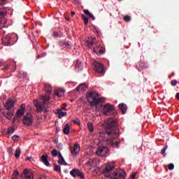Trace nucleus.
I'll use <instances>...</instances> for the list:
<instances>
[{
  "mask_svg": "<svg viewBox=\"0 0 179 179\" xmlns=\"http://www.w3.org/2000/svg\"><path fill=\"white\" fill-rule=\"evenodd\" d=\"M100 138H107L106 140V145L111 146L112 148H119L121 143L120 141H116L114 139L118 138L117 131L115 130H107L106 131H101L99 133Z\"/></svg>",
  "mask_w": 179,
  "mask_h": 179,
  "instance_id": "f257e3e1",
  "label": "nucleus"
},
{
  "mask_svg": "<svg viewBox=\"0 0 179 179\" xmlns=\"http://www.w3.org/2000/svg\"><path fill=\"white\" fill-rule=\"evenodd\" d=\"M115 167L114 164H108L105 169L103 171V173L105 177L111 178L112 179H125L127 177V173L124 171H119L117 172L115 171L113 173V169Z\"/></svg>",
  "mask_w": 179,
  "mask_h": 179,
  "instance_id": "f03ea898",
  "label": "nucleus"
},
{
  "mask_svg": "<svg viewBox=\"0 0 179 179\" xmlns=\"http://www.w3.org/2000/svg\"><path fill=\"white\" fill-rule=\"evenodd\" d=\"M86 97L88 103H90L92 107L96 106L103 101V98H97L99 97V94L93 91L87 93Z\"/></svg>",
  "mask_w": 179,
  "mask_h": 179,
  "instance_id": "7ed1b4c3",
  "label": "nucleus"
},
{
  "mask_svg": "<svg viewBox=\"0 0 179 179\" xmlns=\"http://www.w3.org/2000/svg\"><path fill=\"white\" fill-rule=\"evenodd\" d=\"M105 129L108 131H116L117 136L120 135V130L117 128V121L113 118H109L104 122Z\"/></svg>",
  "mask_w": 179,
  "mask_h": 179,
  "instance_id": "20e7f679",
  "label": "nucleus"
},
{
  "mask_svg": "<svg viewBox=\"0 0 179 179\" xmlns=\"http://www.w3.org/2000/svg\"><path fill=\"white\" fill-rule=\"evenodd\" d=\"M22 123L27 127L33 125V115L30 113H27L22 120Z\"/></svg>",
  "mask_w": 179,
  "mask_h": 179,
  "instance_id": "39448f33",
  "label": "nucleus"
},
{
  "mask_svg": "<svg viewBox=\"0 0 179 179\" xmlns=\"http://www.w3.org/2000/svg\"><path fill=\"white\" fill-rule=\"evenodd\" d=\"M94 71L101 75H104L106 73V70L104 69V65L101 63L95 62Z\"/></svg>",
  "mask_w": 179,
  "mask_h": 179,
  "instance_id": "423d86ee",
  "label": "nucleus"
},
{
  "mask_svg": "<svg viewBox=\"0 0 179 179\" xmlns=\"http://www.w3.org/2000/svg\"><path fill=\"white\" fill-rule=\"evenodd\" d=\"M70 174L74 178H76V177H80V179H85V174L79 169H74L71 170L70 171Z\"/></svg>",
  "mask_w": 179,
  "mask_h": 179,
  "instance_id": "0eeeda50",
  "label": "nucleus"
},
{
  "mask_svg": "<svg viewBox=\"0 0 179 179\" xmlns=\"http://www.w3.org/2000/svg\"><path fill=\"white\" fill-rule=\"evenodd\" d=\"M107 153H108V148L106 147H99L96 151L97 156H101V157H107Z\"/></svg>",
  "mask_w": 179,
  "mask_h": 179,
  "instance_id": "6e6552de",
  "label": "nucleus"
},
{
  "mask_svg": "<svg viewBox=\"0 0 179 179\" xmlns=\"http://www.w3.org/2000/svg\"><path fill=\"white\" fill-rule=\"evenodd\" d=\"M34 104L36 107V110L38 113H41L43 110H44V107H45V103L44 102H38L37 100H34Z\"/></svg>",
  "mask_w": 179,
  "mask_h": 179,
  "instance_id": "1a4fd4ad",
  "label": "nucleus"
},
{
  "mask_svg": "<svg viewBox=\"0 0 179 179\" xmlns=\"http://www.w3.org/2000/svg\"><path fill=\"white\" fill-rule=\"evenodd\" d=\"M114 110V106L107 103L103 106V113L104 115H108V113H110V111H113Z\"/></svg>",
  "mask_w": 179,
  "mask_h": 179,
  "instance_id": "9d476101",
  "label": "nucleus"
},
{
  "mask_svg": "<svg viewBox=\"0 0 179 179\" xmlns=\"http://www.w3.org/2000/svg\"><path fill=\"white\" fill-rule=\"evenodd\" d=\"M21 177L22 179H33V173L29 171V169H24Z\"/></svg>",
  "mask_w": 179,
  "mask_h": 179,
  "instance_id": "9b49d317",
  "label": "nucleus"
},
{
  "mask_svg": "<svg viewBox=\"0 0 179 179\" xmlns=\"http://www.w3.org/2000/svg\"><path fill=\"white\" fill-rule=\"evenodd\" d=\"M94 52L97 54V55H102L106 52V50L103 48V46L98 45L94 48Z\"/></svg>",
  "mask_w": 179,
  "mask_h": 179,
  "instance_id": "f8f14e48",
  "label": "nucleus"
},
{
  "mask_svg": "<svg viewBox=\"0 0 179 179\" xmlns=\"http://www.w3.org/2000/svg\"><path fill=\"white\" fill-rule=\"evenodd\" d=\"M15 106V102H13V101H12V99H8L6 103H4V107L6 108V110H12V108H13Z\"/></svg>",
  "mask_w": 179,
  "mask_h": 179,
  "instance_id": "ddd939ff",
  "label": "nucleus"
},
{
  "mask_svg": "<svg viewBox=\"0 0 179 179\" xmlns=\"http://www.w3.org/2000/svg\"><path fill=\"white\" fill-rule=\"evenodd\" d=\"M25 107H26V105L24 104L21 105L20 109H19L15 113L17 118H20V117H22V115H24Z\"/></svg>",
  "mask_w": 179,
  "mask_h": 179,
  "instance_id": "4468645a",
  "label": "nucleus"
},
{
  "mask_svg": "<svg viewBox=\"0 0 179 179\" xmlns=\"http://www.w3.org/2000/svg\"><path fill=\"white\" fill-rule=\"evenodd\" d=\"M43 90L45 93H46V94H51V93L52 92V87L51 86V85L48 83H45L43 84Z\"/></svg>",
  "mask_w": 179,
  "mask_h": 179,
  "instance_id": "2eb2a0df",
  "label": "nucleus"
},
{
  "mask_svg": "<svg viewBox=\"0 0 179 179\" xmlns=\"http://www.w3.org/2000/svg\"><path fill=\"white\" fill-rule=\"evenodd\" d=\"M65 94V91L64 90L59 88L55 90L54 96L55 97H62Z\"/></svg>",
  "mask_w": 179,
  "mask_h": 179,
  "instance_id": "dca6fc26",
  "label": "nucleus"
},
{
  "mask_svg": "<svg viewBox=\"0 0 179 179\" xmlns=\"http://www.w3.org/2000/svg\"><path fill=\"white\" fill-rule=\"evenodd\" d=\"M80 152V146L79 144H75L73 147V150H71V154L73 156H76Z\"/></svg>",
  "mask_w": 179,
  "mask_h": 179,
  "instance_id": "f3484780",
  "label": "nucleus"
},
{
  "mask_svg": "<svg viewBox=\"0 0 179 179\" xmlns=\"http://www.w3.org/2000/svg\"><path fill=\"white\" fill-rule=\"evenodd\" d=\"M41 162L46 166L47 167H50V162H48V155L45 154L42 155L41 157Z\"/></svg>",
  "mask_w": 179,
  "mask_h": 179,
  "instance_id": "a211bd4d",
  "label": "nucleus"
},
{
  "mask_svg": "<svg viewBox=\"0 0 179 179\" xmlns=\"http://www.w3.org/2000/svg\"><path fill=\"white\" fill-rule=\"evenodd\" d=\"M11 41L12 39L9 35L6 36L2 39V43L3 44V45H10Z\"/></svg>",
  "mask_w": 179,
  "mask_h": 179,
  "instance_id": "6ab92c4d",
  "label": "nucleus"
},
{
  "mask_svg": "<svg viewBox=\"0 0 179 179\" xmlns=\"http://www.w3.org/2000/svg\"><path fill=\"white\" fill-rule=\"evenodd\" d=\"M86 89H87V85H86L85 84H80L76 87L77 92H82L83 93V92H86Z\"/></svg>",
  "mask_w": 179,
  "mask_h": 179,
  "instance_id": "aec40b11",
  "label": "nucleus"
},
{
  "mask_svg": "<svg viewBox=\"0 0 179 179\" xmlns=\"http://www.w3.org/2000/svg\"><path fill=\"white\" fill-rule=\"evenodd\" d=\"M119 108L120 109V111H122V114H126L127 110H128V107L125 103L119 104Z\"/></svg>",
  "mask_w": 179,
  "mask_h": 179,
  "instance_id": "412c9836",
  "label": "nucleus"
},
{
  "mask_svg": "<svg viewBox=\"0 0 179 179\" xmlns=\"http://www.w3.org/2000/svg\"><path fill=\"white\" fill-rule=\"evenodd\" d=\"M14 112L12 110H8L7 112L3 113V116L7 118V120H12V117H13Z\"/></svg>",
  "mask_w": 179,
  "mask_h": 179,
  "instance_id": "4be33fe9",
  "label": "nucleus"
},
{
  "mask_svg": "<svg viewBox=\"0 0 179 179\" xmlns=\"http://www.w3.org/2000/svg\"><path fill=\"white\" fill-rule=\"evenodd\" d=\"M83 12H84L85 15H86V16H89V17L90 19H92V20H94L96 19L94 17V15H93V14H92V13H90V11H89V10L85 9V10H83Z\"/></svg>",
  "mask_w": 179,
  "mask_h": 179,
  "instance_id": "5701e85b",
  "label": "nucleus"
},
{
  "mask_svg": "<svg viewBox=\"0 0 179 179\" xmlns=\"http://www.w3.org/2000/svg\"><path fill=\"white\" fill-rule=\"evenodd\" d=\"M96 41V38H88V40H87V44L88 45V47H92V45H93V44H94Z\"/></svg>",
  "mask_w": 179,
  "mask_h": 179,
  "instance_id": "b1692460",
  "label": "nucleus"
},
{
  "mask_svg": "<svg viewBox=\"0 0 179 179\" xmlns=\"http://www.w3.org/2000/svg\"><path fill=\"white\" fill-rule=\"evenodd\" d=\"M41 100H42V103H48L50 101V96L48 95H42L41 96Z\"/></svg>",
  "mask_w": 179,
  "mask_h": 179,
  "instance_id": "393cba45",
  "label": "nucleus"
},
{
  "mask_svg": "<svg viewBox=\"0 0 179 179\" xmlns=\"http://www.w3.org/2000/svg\"><path fill=\"white\" fill-rule=\"evenodd\" d=\"M56 111L57 114H59V118H62V117H65L66 115V112H63L61 108L57 109Z\"/></svg>",
  "mask_w": 179,
  "mask_h": 179,
  "instance_id": "a878e982",
  "label": "nucleus"
},
{
  "mask_svg": "<svg viewBox=\"0 0 179 179\" xmlns=\"http://www.w3.org/2000/svg\"><path fill=\"white\" fill-rule=\"evenodd\" d=\"M70 131H71V127H69V124H66L63 129L64 134H65V135H69Z\"/></svg>",
  "mask_w": 179,
  "mask_h": 179,
  "instance_id": "bb28decb",
  "label": "nucleus"
},
{
  "mask_svg": "<svg viewBox=\"0 0 179 179\" xmlns=\"http://www.w3.org/2000/svg\"><path fill=\"white\" fill-rule=\"evenodd\" d=\"M58 164L62 166H68V164L66 163V162H65L64 157L59 158Z\"/></svg>",
  "mask_w": 179,
  "mask_h": 179,
  "instance_id": "cd10ccee",
  "label": "nucleus"
},
{
  "mask_svg": "<svg viewBox=\"0 0 179 179\" xmlns=\"http://www.w3.org/2000/svg\"><path fill=\"white\" fill-rule=\"evenodd\" d=\"M87 127L88 128V131H90V132H93L94 131V127H93L92 122H88Z\"/></svg>",
  "mask_w": 179,
  "mask_h": 179,
  "instance_id": "c85d7f7f",
  "label": "nucleus"
},
{
  "mask_svg": "<svg viewBox=\"0 0 179 179\" xmlns=\"http://www.w3.org/2000/svg\"><path fill=\"white\" fill-rule=\"evenodd\" d=\"M6 15V8H1L0 9L1 17H5Z\"/></svg>",
  "mask_w": 179,
  "mask_h": 179,
  "instance_id": "c756f323",
  "label": "nucleus"
},
{
  "mask_svg": "<svg viewBox=\"0 0 179 179\" xmlns=\"http://www.w3.org/2000/svg\"><path fill=\"white\" fill-rule=\"evenodd\" d=\"M21 153H22V152L20 151V148H17L15 150V156L16 159H19L20 157Z\"/></svg>",
  "mask_w": 179,
  "mask_h": 179,
  "instance_id": "7c9ffc66",
  "label": "nucleus"
},
{
  "mask_svg": "<svg viewBox=\"0 0 179 179\" xmlns=\"http://www.w3.org/2000/svg\"><path fill=\"white\" fill-rule=\"evenodd\" d=\"M81 17L84 21L85 24L87 25L89 24V19H87V17H86V15L84 14H81Z\"/></svg>",
  "mask_w": 179,
  "mask_h": 179,
  "instance_id": "2f4dec72",
  "label": "nucleus"
},
{
  "mask_svg": "<svg viewBox=\"0 0 179 179\" xmlns=\"http://www.w3.org/2000/svg\"><path fill=\"white\" fill-rule=\"evenodd\" d=\"M94 162H96V159L94 158L90 159L88 160L87 164H88V166H94Z\"/></svg>",
  "mask_w": 179,
  "mask_h": 179,
  "instance_id": "473e14b6",
  "label": "nucleus"
},
{
  "mask_svg": "<svg viewBox=\"0 0 179 179\" xmlns=\"http://www.w3.org/2000/svg\"><path fill=\"white\" fill-rule=\"evenodd\" d=\"M19 176V171L18 170H15L13 173V178L12 179H16V178Z\"/></svg>",
  "mask_w": 179,
  "mask_h": 179,
  "instance_id": "72a5a7b5",
  "label": "nucleus"
},
{
  "mask_svg": "<svg viewBox=\"0 0 179 179\" xmlns=\"http://www.w3.org/2000/svg\"><path fill=\"white\" fill-rule=\"evenodd\" d=\"M8 134H13V132H15V127L12 126L10 127H9L7 130Z\"/></svg>",
  "mask_w": 179,
  "mask_h": 179,
  "instance_id": "f704fd0d",
  "label": "nucleus"
},
{
  "mask_svg": "<svg viewBox=\"0 0 179 179\" xmlns=\"http://www.w3.org/2000/svg\"><path fill=\"white\" fill-rule=\"evenodd\" d=\"M52 156H53V157H57V156H58V151L57 150H52Z\"/></svg>",
  "mask_w": 179,
  "mask_h": 179,
  "instance_id": "c9c22d12",
  "label": "nucleus"
},
{
  "mask_svg": "<svg viewBox=\"0 0 179 179\" xmlns=\"http://www.w3.org/2000/svg\"><path fill=\"white\" fill-rule=\"evenodd\" d=\"M123 20L124 22H129L131 20V16L125 15L124 17H123Z\"/></svg>",
  "mask_w": 179,
  "mask_h": 179,
  "instance_id": "e433bc0d",
  "label": "nucleus"
},
{
  "mask_svg": "<svg viewBox=\"0 0 179 179\" xmlns=\"http://www.w3.org/2000/svg\"><path fill=\"white\" fill-rule=\"evenodd\" d=\"M54 170L55 171H59V173H61V166H59V165H55Z\"/></svg>",
  "mask_w": 179,
  "mask_h": 179,
  "instance_id": "4c0bfd02",
  "label": "nucleus"
},
{
  "mask_svg": "<svg viewBox=\"0 0 179 179\" xmlns=\"http://www.w3.org/2000/svg\"><path fill=\"white\" fill-rule=\"evenodd\" d=\"M13 141H14V142H17V141H19V136L17 135H14L12 137Z\"/></svg>",
  "mask_w": 179,
  "mask_h": 179,
  "instance_id": "58836bf2",
  "label": "nucleus"
},
{
  "mask_svg": "<svg viewBox=\"0 0 179 179\" xmlns=\"http://www.w3.org/2000/svg\"><path fill=\"white\" fill-rule=\"evenodd\" d=\"M8 152L9 153V155H13V148H8Z\"/></svg>",
  "mask_w": 179,
  "mask_h": 179,
  "instance_id": "ea45409f",
  "label": "nucleus"
},
{
  "mask_svg": "<svg viewBox=\"0 0 179 179\" xmlns=\"http://www.w3.org/2000/svg\"><path fill=\"white\" fill-rule=\"evenodd\" d=\"M169 170H173L174 169V164L171 163L168 166Z\"/></svg>",
  "mask_w": 179,
  "mask_h": 179,
  "instance_id": "a19ab883",
  "label": "nucleus"
},
{
  "mask_svg": "<svg viewBox=\"0 0 179 179\" xmlns=\"http://www.w3.org/2000/svg\"><path fill=\"white\" fill-rule=\"evenodd\" d=\"M177 83H178V82H177L176 80H172V81L171 82V86H176V85H177Z\"/></svg>",
  "mask_w": 179,
  "mask_h": 179,
  "instance_id": "79ce46f5",
  "label": "nucleus"
},
{
  "mask_svg": "<svg viewBox=\"0 0 179 179\" xmlns=\"http://www.w3.org/2000/svg\"><path fill=\"white\" fill-rule=\"evenodd\" d=\"M166 149H167V148L164 147V148L161 151L162 155H163L164 156L166 155Z\"/></svg>",
  "mask_w": 179,
  "mask_h": 179,
  "instance_id": "37998d69",
  "label": "nucleus"
},
{
  "mask_svg": "<svg viewBox=\"0 0 179 179\" xmlns=\"http://www.w3.org/2000/svg\"><path fill=\"white\" fill-rule=\"evenodd\" d=\"M6 3V0H0V5L2 6L3 5H5Z\"/></svg>",
  "mask_w": 179,
  "mask_h": 179,
  "instance_id": "c03bdc74",
  "label": "nucleus"
},
{
  "mask_svg": "<svg viewBox=\"0 0 179 179\" xmlns=\"http://www.w3.org/2000/svg\"><path fill=\"white\" fill-rule=\"evenodd\" d=\"M27 160H28L29 162H34V159H33V157H27Z\"/></svg>",
  "mask_w": 179,
  "mask_h": 179,
  "instance_id": "a18cd8bd",
  "label": "nucleus"
},
{
  "mask_svg": "<svg viewBox=\"0 0 179 179\" xmlns=\"http://www.w3.org/2000/svg\"><path fill=\"white\" fill-rule=\"evenodd\" d=\"M73 122L74 124H77V125H80V121H79V120H73Z\"/></svg>",
  "mask_w": 179,
  "mask_h": 179,
  "instance_id": "49530a36",
  "label": "nucleus"
},
{
  "mask_svg": "<svg viewBox=\"0 0 179 179\" xmlns=\"http://www.w3.org/2000/svg\"><path fill=\"white\" fill-rule=\"evenodd\" d=\"M66 103H64L63 106L62 107V110H64L65 111H66Z\"/></svg>",
  "mask_w": 179,
  "mask_h": 179,
  "instance_id": "de8ad7c7",
  "label": "nucleus"
},
{
  "mask_svg": "<svg viewBox=\"0 0 179 179\" xmlns=\"http://www.w3.org/2000/svg\"><path fill=\"white\" fill-rule=\"evenodd\" d=\"M53 36H54V37H59V34L57 31H55L53 33Z\"/></svg>",
  "mask_w": 179,
  "mask_h": 179,
  "instance_id": "09e8293b",
  "label": "nucleus"
},
{
  "mask_svg": "<svg viewBox=\"0 0 179 179\" xmlns=\"http://www.w3.org/2000/svg\"><path fill=\"white\" fill-rule=\"evenodd\" d=\"M135 177H136V173H134L131 176V178H135Z\"/></svg>",
  "mask_w": 179,
  "mask_h": 179,
  "instance_id": "8fccbe9b",
  "label": "nucleus"
},
{
  "mask_svg": "<svg viewBox=\"0 0 179 179\" xmlns=\"http://www.w3.org/2000/svg\"><path fill=\"white\" fill-rule=\"evenodd\" d=\"M176 99H177L178 100H179V92H178V93L176 94Z\"/></svg>",
  "mask_w": 179,
  "mask_h": 179,
  "instance_id": "3c124183",
  "label": "nucleus"
},
{
  "mask_svg": "<svg viewBox=\"0 0 179 179\" xmlns=\"http://www.w3.org/2000/svg\"><path fill=\"white\" fill-rule=\"evenodd\" d=\"M58 156H59V159H61L62 157H62V155L60 152L59 153V155H58Z\"/></svg>",
  "mask_w": 179,
  "mask_h": 179,
  "instance_id": "603ef678",
  "label": "nucleus"
},
{
  "mask_svg": "<svg viewBox=\"0 0 179 179\" xmlns=\"http://www.w3.org/2000/svg\"><path fill=\"white\" fill-rule=\"evenodd\" d=\"M71 16H75V12L71 11Z\"/></svg>",
  "mask_w": 179,
  "mask_h": 179,
  "instance_id": "864d4df0",
  "label": "nucleus"
},
{
  "mask_svg": "<svg viewBox=\"0 0 179 179\" xmlns=\"http://www.w3.org/2000/svg\"><path fill=\"white\" fill-rule=\"evenodd\" d=\"M66 20H67L68 22H69L70 18L66 17Z\"/></svg>",
  "mask_w": 179,
  "mask_h": 179,
  "instance_id": "5fc2aeb1",
  "label": "nucleus"
},
{
  "mask_svg": "<svg viewBox=\"0 0 179 179\" xmlns=\"http://www.w3.org/2000/svg\"><path fill=\"white\" fill-rule=\"evenodd\" d=\"M48 110L47 109H44V112L47 113Z\"/></svg>",
  "mask_w": 179,
  "mask_h": 179,
  "instance_id": "6e6d98bb",
  "label": "nucleus"
},
{
  "mask_svg": "<svg viewBox=\"0 0 179 179\" xmlns=\"http://www.w3.org/2000/svg\"><path fill=\"white\" fill-rule=\"evenodd\" d=\"M61 44H62V45H64V43H62Z\"/></svg>",
  "mask_w": 179,
  "mask_h": 179,
  "instance_id": "4d7b16f0",
  "label": "nucleus"
},
{
  "mask_svg": "<svg viewBox=\"0 0 179 179\" xmlns=\"http://www.w3.org/2000/svg\"><path fill=\"white\" fill-rule=\"evenodd\" d=\"M1 108H0V113H1Z\"/></svg>",
  "mask_w": 179,
  "mask_h": 179,
  "instance_id": "13d9d810",
  "label": "nucleus"
},
{
  "mask_svg": "<svg viewBox=\"0 0 179 179\" xmlns=\"http://www.w3.org/2000/svg\"><path fill=\"white\" fill-rule=\"evenodd\" d=\"M117 1H122V0H117Z\"/></svg>",
  "mask_w": 179,
  "mask_h": 179,
  "instance_id": "bf43d9fd",
  "label": "nucleus"
}]
</instances>
